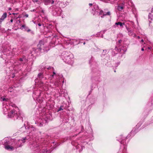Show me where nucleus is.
<instances>
[{"instance_id":"obj_1","label":"nucleus","mask_w":153,"mask_h":153,"mask_svg":"<svg viewBox=\"0 0 153 153\" xmlns=\"http://www.w3.org/2000/svg\"><path fill=\"white\" fill-rule=\"evenodd\" d=\"M19 110L17 107L15 108V109L13 110H11L10 113H9L10 110L8 109V106H5L3 107V113L4 114H6L8 113V116L10 117H14V119H18V118L21 119V117H19L20 116V113L18 111Z\"/></svg>"},{"instance_id":"obj_2","label":"nucleus","mask_w":153,"mask_h":153,"mask_svg":"<svg viewBox=\"0 0 153 153\" xmlns=\"http://www.w3.org/2000/svg\"><path fill=\"white\" fill-rule=\"evenodd\" d=\"M61 58L66 63L70 65L73 63V55L70 52H63L61 55Z\"/></svg>"},{"instance_id":"obj_3","label":"nucleus","mask_w":153,"mask_h":153,"mask_svg":"<svg viewBox=\"0 0 153 153\" xmlns=\"http://www.w3.org/2000/svg\"><path fill=\"white\" fill-rule=\"evenodd\" d=\"M14 54L13 52L10 51L8 49H6L3 50L1 57L3 59H5L6 64H9V61H11V59Z\"/></svg>"},{"instance_id":"obj_4","label":"nucleus","mask_w":153,"mask_h":153,"mask_svg":"<svg viewBox=\"0 0 153 153\" xmlns=\"http://www.w3.org/2000/svg\"><path fill=\"white\" fill-rule=\"evenodd\" d=\"M56 77V80L54 83V85L55 87H58L61 84L62 82L63 83L64 81L62 80V76H60L58 74H56L55 72H53V74L50 77H49V79H50V83H51V79L53 78Z\"/></svg>"},{"instance_id":"obj_5","label":"nucleus","mask_w":153,"mask_h":153,"mask_svg":"<svg viewBox=\"0 0 153 153\" xmlns=\"http://www.w3.org/2000/svg\"><path fill=\"white\" fill-rule=\"evenodd\" d=\"M38 77L41 79V81L39 82V86H43V88L45 90H47L48 89L49 85L47 83L48 82H43V81L46 79V77H44L42 73H39L38 75Z\"/></svg>"},{"instance_id":"obj_6","label":"nucleus","mask_w":153,"mask_h":153,"mask_svg":"<svg viewBox=\"0 0 153 153\" xmlns=\"http://www.w3.org/2000/svg\"><path fill=\"white\" fill-rule=\"evenodd\" d=\"M27 61V59L25 57L19 58L17 64L15 65V67L13 68L14 70H15L16 69L20 70L24 64L26 63Z\"/></svg>"},{"instance_id":"obj_7","label":"nucleus","mask_w":153,"mask_h":153,"mask_svg":"<svg viewBox=\"0 0 153 153\" xmlns=\"http://www.w3.org/2000/svg\"><path fill=\"white\" fill-rule=\"evenodd\" d=\"M7 138H4L3 140V142H2L4 144H5L4 147L8 151H12L13 150L17 148V146H15L14 143H12L11 145H8V142L9 141H7Z\"/></svg>"},{"instance_id":"obj_8","label":"nucleus","mask_w":153,"mask_h":153,"mask_svg":"<svg viewBox=\"0 0 153 153\" xmlns=\"http://www.w3.org/2000/svg\"><path fill=\"white\" fill-rule=\"evenodd\" d=\"M27 140L26 137H24L21 139L17 140L16 142H14V143L15 146H17V148H18L22 146L23 145L22 143H25L26 141Z\"/></svg>"},{"instance_id":"obj_9","label":"nucleus","mask_w":153,"mask_h":153,"mask_svg":"<svg viewBox=\"0 0 153 153\" xmlns=\"http://www.w3.org/2000/svg\"><path fill=\"white\" fill-rule=\"evenodd\" d=\"M92 10L94 15L99 14L100 11L101 10L99 8L98 6L95 3L93 4V7L92 8Z\"/></svg>"},{"instance_id":"obj_10","label":"nucleus","mask_w":153,"mask_h":153,"mask_svg":"<svg viewBox=\"0 0 153 153\" xmlns=\"http://www.w3.org/2000/svg\"><path fill=\"white\" fill-rule=\"evenodd\" d=\"M33 153H50L47 149H31Z\"/></svg>"},{"instance_id":"obj_11","label":"nucleus","mask_w":153,"mask_h":153,"mask_svg":"<svg viewBox=\"0 0 153 153\" xmlns=\"http://www.w3.org/2000/svg\"><path fill=\"white\" fill-rule=\"evenodd\" d=\"M44 115L42 117V118L44 119L42 122L44 123V122L45 123H47L48 120H51V115L48 114H47L46 115L44 113Z\"/></svg>"},{"instance_id":"obj_12","label":"nucleus","mask_w":153,"mask_h":153,"mask_svg":"<svg viewBox=\"0 0 153 153\" xmlns=\"http://www.w3.org/2000/svg\"><path fill=\"white\" fill-rule=\"evenodd\" d=\"M41 92L40 90H37L36 91H34L33 94V97L34 100H35V98L38 97L39 96H40Z\"/></svg>"},{"instance_id":"obj_13","label":"nucleus","mask_w":153,"mask_h":153,"mask_svg":"<svg viewBox=\"0 0 153 153\" xmlns=\"http://www.w3.org/2000/svg\"><path fill=\"white\" fill-rule=\"evenodd\" d=\"M119 138H120V139L119 140H117L119 141V142H120L121 144H123V146H124L123 152H124V150L125 149L126 150V145H125L124 140L123 138L121 136H120Z\"/></svg>"},{"instance_id":"obj_14","label":"nucleus","mask_w":153,"mask_h":153,"mask_svg":"<svg viewBox=\"0 0 153 153\" xmlns=\"http://www.w3.org/2000/svg\"><path fill=\"white\" fill-rule=\"evenodd\" d=\"M45 4L46 5H48V4H54V1H55V2H58L59 1V0H44Z\"/></svg>"},{"instance_id":"obj_15","label":"nucleus","mask_w":153,"mask_h":153,"mask_svg":"<svg viewBox=\"0 0 153 153\" xmlns=\"http://www.w3.org/2000/svg\"><path fill=\"white\" fill-rule=\"evenodd\" d=\"M25 128L26 129H28L29 131V132H30V131L32 132L37 131L36 129L32 126H27L25 127Z\"/></svg>"},{"instance_id":"obj_16","label":"nucleus","mask_w":153,"mask_h":153,"mask_svg":"<svg viewBox=\"0 0 153 153\" xmlns=\"http://www.w3.org/2000/svg\"><path fill=\"white\" fill-rule=\"evenodd\" d=\"M54 11L56 12V13H54L53 14V15L55 16H57L60 15L61 14L62 12L61 10V8L59 7L56 8L54 10Z\"/></svg>"},{"instance_id":"obj_17","label":"nucleus","mask_w":153,"mask_h":153,"mask_svg":"<svg viewBox=\"0 0 153 153\" xmlns=\"http://www.w3.org/2000/svg\"><path fill=\"white\" fill-rule=\"evenodd\" d=\"M111 15V13L110 11H108L107 12H104L103 11L101 10L99 12V15H102V16H101V17L102 18L104 16L106 15Z\"/></svg>"},{"instance_id":"obj_18","label":"nucleus","mask_w":153,"mask_h":153,"mask_svg":"<svg viewBox=\"0 0 153 153\" xmlns=\"http://www.w3.org/2000/svg\"><path fill=\"white\" fill-rule=\"evenodd\" d=\"M126 28L128 31V35L130 36H132L134 34L133 30L128 28L127 26L126 27Z\"/></svg>"},{"instance_id":"obj_19","label":"nucleus","mask_w":153,"mask_h":153,"mask_svg":"<svg viewBox=\"0 0 153 153\" xmlns=\"http://www.w3.org/2000/svg\"><path fill=\"white\" fill-rule=\"evenodd\" d=\"M14 63L16 64V62H14L13 60L11 59V60L9 62V64H8V63H7V64L6 65L10 69V70H11V66H10L12 65L13 64H14Z\"/></svg>"},{"instance_id":"obj_20","label":"nucleus","mask_w":153,"mask_h":153,"mask_svg":"<svg viewBox=\"0 0 153 153\" xmlns=\"http://www.w3.org/2000/svg\"><path fill=\"white\" fill-rule=\"evenodd\" d=\"M7 16V13H4L1 17L0 18V24L4 20V19L6 18Z\"/></svg>"},{"instance_id":"obj_21","label":"nucleus","mask_w":153,"mask_h":153,"mask_svg":"<svg viewBox=\"0 0 153 153\" xmlns=\"http://www.w3.org/2000/svg\"><path fill=\"white\" fill-rule=\"evenodd\" d=\"M115 25H114V27H116V25H120L121 27L123 28V25H125V23H122L120 22H118L115 23Z\"/></svg>"},{"instance_id":"obj_22","label":"nucleus","mask_w":153,"mask_h":153,"mask_svg":"<svg viewBox=\"0 0 153 153\" xmlns=\"http://www.w3.org/2000/svg\"><path fill=\"white\" fill-rule=\"evenodd\" d=\"M74 146L76 147L77 149H79L80 148V149H79V152H80L83 149V147L82 146L78 144L77 145L75 144Z\"/></svg>"},{"instance_id":"obj_23","label":"nucleus","mask_w":153,"mask_h":153,"mask_svg":"<svg viewBox=\"0 0 153 153\" xmlns=\"http://www.w3.org/2000/svg\"><path fill=\"white\" fill-rule=\"evenodd\" d=\"M43 45V42L42 41H40L39 44L38 45V49L41 50L42 49V46Z\"/></svg>"},{"instance_id":"obj_24","label":"nucleus","mask_w":153,"mask_h":153,"mask_svg":"<svg viewBox=\"0 0 153 153\" xmlns=\"http://www.w3.org/2000/svg\"><path fill=\"white\" fill-rule=\"evenodd\" d=\"M40 96H39L38 97H36L35 98V99H36L37 101L39 103H42L43 101L42 97Z\"/></svg>"},{"instance_id":"obj_25","label":"nucleus","mask_w":153,"mask_h":153,"mask_svg":"<svg viewBox=\"0 0 153 153\" xmlns=\"http://www.w3.org/2000/svg\"><path fill=\"white\" fill-rule=\"evenodd\" d=\"M148 18L149 23H150L151 22L150 21L153 20V14H152V13H149V14Z\"/></svg>"},{"instance_id":"obj_26","label":"nucleus","mask_w":153,"mask_h":153,"mask_svg":"<svg viewBox=\"0 0 153 153\" xmlns=\"http://www.w3.org/2000/svg\"><path fill=\"white\" fill-rule=\"evenodd\" d=\"M105 32L104 31H101L100 32L98 33L97 35L98 36L100 37H103V34Z\"/></svg>"},{"instance_id":"obj_27","label":"nucleus","mask_w":153,"mask_h":153,"mask_svg":"<svg viewBox=\"0 0 153 153\" xmlns=\"http://www.w3.org/2000/svg\"><path fill=\"white\" fill-rule=\"evenodd\" d=\"M123 7L122 6L119 5L118 6V10L120 11H121L123 9Z\"/></svg>"},{"instance_id":"obj_28","label":"nucleus","mask_w":153,"mask_h":153,"mask_svg":"<svg viewBox=\"0 0 153 153\" xmlns=\"http://www.w3.org/2000/svg\"><path fill=\"white\" fill-rule=\"evenodd\" d=\"M27 27L25 24H24L22 25L20 29L22 30H23L24 29L25 30L26 28L27 29Z\"/></svg>"},{"instance_id":"obj_29","label":"nucleus","mask_w":153,"mask_h":153,"mask_svg":"<svg viewBox=\"0 0 153 153\" xmlns=\"http://www.w3.org/2000/svg\"><path fill=\"white\" fill-rule=\"evenodd\" d=\"M120 50L119 51L121 52L122 53H123L122 51V50H123V52H126V51L127 50V49L126 48H124V49H123L122 48H120Z\"/></svg>"},{"instance_id":"obj_30","label":"nucleus","mask_w":153,"mask_h":153,"mask_svg":"<svg viewBox=\"0 0 153 153\" xmlns=\"http://www.w3.org/2000/svg\"><path fill=\"white\" fill-rule=\"evenodd\" d=\"M108 53V52L107 50H103V52L102 53V56L103 55H104L105 54H106Z\"/></svg>"},{"instance_id":"obj_31","label":"nucleus","mask_w":153,"mask_h":153,"mask_svg":"<svg viewBox=\"0 0 153 153\" xmlns=\"http://www.w3.org/2000/svg\"><path fill=\"white\" fill-rule=\"evenodd\" d=\"M63 105L61 106L59 108L58 110V111H61V110H63V108H64L65 109V108H63Z\"/></svg>"},{"instance_id":"obj_32","label":"nucleus","mask_w":153,"mask_h":153,"mask_svg":"<svg viewBox=\"0 0 153 153\" xmlns=\"http://www.w3.org/2000/svg\"><path fill=\"white\" fill-rule=\"evenodd\" d=\"M25 31H26L28 32H29L31 31V30L27 27V29L26 28L25 30Z\"/></svg>"},{"instance_id":"obj_33","label":"nucleus","mask_w":153,"mask_h":153,"mask_svg":"<svg viewBox=\"0 0 153 153\" xmlns=\"http://www.w3.org/2000/svg\"><path fill=\"white\" fill-rule=\"evenodd\" d=\"M47 69L48 70L50 69H51L53 70H54L53 68V67H50L48 68H47Z\"/></svg>"},{"instance_id":"obj_34","label":"nucleus","mask_w":153,"mask_h":153,"mask_svg":"<svg viewBox=\"0 0 153 153\" xmlns=\"http://www.w3.org/2000/svg\"><path fill=\"white\" fill-rule=\"evenodd\" d=\"M55 144L56 146L54 147V149H55L56 147V146H58L59 145V144L58 143H55Z\"/></svg>"},{"instance_id":"obj_35","label":"nucleus","mask_w":153,"mask_h":153,"mask_svg":"<svg viewBox=\"0 0 153 153\" xmlns=\"http://www.w3.org/2000/svg\"><path fill=\"white\" fill-rule=\"evenodd\" d=\"M2 99L3 101H7V100H8L7 99H6L4 98H2Z\"/></svg>"},{"instance_id":"obj_36","label":"nucleus","mask_w":153,"mask_h":153,"mask_svg":"<svg viewBox=\"0 0 153 153\" xmlns=\"http://www.w3.org/2000/svg\"><path fill=\"white\" fill-rule=\"evenodd\" d=\"M24 16L26 17V18H27L28 17V14H25L24 15Z\"/></svg>"},{"instance_id":"obj_37","label":"nucleus","mask_w":153,"mask_h":153,"mask_svg":"<svg viewBox=\"0 0 153 153\" xmlns=\"http://www.w3.org/2000/svg\"><path fill=\"white\" fill-rule=\"evenodd\" d=\"M36 50L35 48H33V51H32V53H36L35 51Z\"/></svg>"},{"instance_id":"obj_38","label":"nucleus","mask_w":153,"mask_h":153,"mask_svg":"<svg viewBox=\"0 0 153 153\" xmlns=\"http://www.w3.org/2000/svg\"><path fill=\"white\" fill-rule=\"evenodd\" d=\"M126 0L128 2H130L131 3V4H132V2H131V0Z\"/></svg>"},{"instance_id":"obj_39","label":"nucleus","mask_w":153,"mask_h":153,"mask_svg":"<svg viewBox=\"0 0 153 153\" xmlns=\"http://www.w3.org/2000/svg\"><path fill=\"white\" fill-rule=\"evenodd\" d=\"M122 42V40H120L118 41V43L119 44H120L121 42Z\"/></svg>"},{"instance_id":"obj_40","label":"nucleus","mask_w":153,"mask_h":153,"mask_svg":"<svg viewBox=\"0 0 153 153\" xmlns=\"http://www.w3.org/2000/svg\"><path fill=\"white\" fill-rule=\"evenodd\" d=\"M89 6H93V4H91V3H89Z\"/></svg>"},{"instance_id":"obj_41","label":"nucleus","mask_w":153,"mask_h":153,"mask_svg":"<svg viewBox=\"0 0 153 153\" xmlns=\"http://www.w3.org/2000/svg\"><path fill=\"white\" fill-rule=\"evenodd\" d=\"M12 88H9V89H8V91H10V92H11L12 91L11 90H10L11 89H12Z\"/></svg>"},{"instance_id":"obj_42","label":"nucleus","mask_w":153,"mask_h":153,"mask_svg":"<svg viewBox=\"0 0 153 153\" xmlns=\"http://www.w3.org/2000/svg\"><path fill=\"white\" fill-rule=\"evenodd\" d=\"M15 0H12V1L11 2H12V3H13L15 1Z\"/></svg>"},{"instance_id":"obj_43","label":"nucleus","mask_w":153,"mask_h":153,"mask_svg":"<svg viewBox=\"0 0 153 153\" xmlns=\"http://www.w3.org/2000/svg\"><path fill=\"white\" fill-rule=\"evenodd\" d=\"M10 22H11L12 23L13 22V19H11L10 20Z\"/></svg>"},{"instance_id":"obj_44","label":"nucleus","mask_w":153,"mask_h":153,"mask_svg":"<svg viewBox=\"0 0 153 153\" xmlns=\"http://www.w3.org/2000/svg\"><path fill=\"white\" fill-rule=\"evenodd\" d=\"M38 25L39 26H41V24L40 23H38Z\"/></svg>"},{"instance_id":"obj_45","label":"nucleus","mask_w":153,"mask_h":153,"mask_svg":"<svg viewBox=\"0 0 153 153\" xmlns=\"http://www.w3.org/2000/svg\"><path fill=\"white\" fill-rule=\"evenodd\" d=\"M134 131H133V130H132L131 131V134L133 133V132H134Z\"/></svg>"},{"instance_id":"obj_46","label":"nucleus","mask_w":153,"mask_h":153,"mask_svg":"<svg viewBox=\"0 0 153 153\" xmlns=\"http://www.w3.org/2000/svg\"><path fill=\"white\" fill-rule=\"evenodd\" d=\"M151 13H153V7L152 8V10H151Z\"/></svg>"},{"instance_id":"obj_47","label":"nucleus","mask_w":153,"mask_h":153,"mask_svg":"<svg viewBox=\"0 0 153 153\" xmlns=\"http://www.w3.org/2000/svg\"><path fill=\"white\" fill-rule=\"evenodd\" d=\"M18 13H12V14H13L14 15H15V14H16V15H17V14Z\"/></svg>"},{"instance_id":"obj_48","label":"nucleus","mask_w":153,"mask_h":153,"mask_svg":"<svg viewBox=\"0 0 153 153\" xmlns=\"http://www.w3.org/2000/svg\"><path fill=\"white\" fill-rule=\"evenodd\" d=\"M141 42H144L143 40V39H142V40L141 41Z\"/></svg>"},{"instance_id":"obj_49","label":"nucleus","mask_w":153,"mask_h":153,"mask_svg":"<svg viewBox=\"0 0 153 153\" xmlns=\"http://www.w3.org/2000/svg\"><path fill=\"white\" fill-rule=\"evenodd\" d=\"M11 10V8L10 7H9L8 8V10Z\"/></svg>"},{"instance_id":"obj_50","label":"nucleus","mask_w":153,"mask_h":153,"mask_svg":"<svg viewBox=\"0 0 153 153\" xmlns=\"http://www.w3.org/2000/svg\"><path fill=\"white\" fill-rule=\"evenodd\" d=\"M30 33H32V34H33V31H31Z\"/></svg>"},{"instance_id":"obj_51","label":"nucleus","mask_w":153,"mask_h":153,"mask_svg":"<svg viewBox=\"0 0 153 153\" xmlns=\"http://www.w3.org/2000/svg\"><path fill=\"white\" fill-rule=\"evenodd\" d=\"M151 47H148V49H149V50H150V49H151Z\"/></svg>"},{"instance_id":"obj_52","label":"nucleus","mask_w":153,"mask_h":153,"mask_svg":"<svg viewBox=\"0 0 153 153\" xmlns=\"http://www.w3.org/2000/svg\"><path fill=\"white\" fill-rule=\"evenodd\" d=\"M141 50H142V51H144V48H142L141 49Z\"/></svg>"},{"instance_id":"obj_53","label":"nucleus","mask_w":153,"mask_h":153,"mask_svg":"<svg viewBox=\"0 0 153 153\" xmlns=\"http://www.w3.org/2000/svg\"><path fill=\"white\" fill-rule=\"evenodd\" d=\"M137 38L138 39H140V37L139 36H137Z\"/></svg>"},{"instance_id":"obj_54","label":"nucleus","mask_w":153,"mask_h":153,"mask_svg":"<svg viewBox=\"0 0 153 153\" xmlns=\"http://www.w3.org/2000/svg\"><path fill=\"white\" fill-rule=\"evenodd\" d=\"M72 144L73 145H74V143H73V142H72Z\"/></svg>"},{"instance_id":"obj_55","label":"nucleus","mask_w":153,"mask_h":153,"mask_svg":"<svg viewBox=\"0 0 153 153\" xmlns=\"http://www.w3.org/2000/svg\"><path fill=\"white\" fill-rule=\"evenodd\" d=\"M15 76V75L14 76H12V78H13L14 77V76Z\"/></svg>"},{"instance_id":"obj_56","label":"nucleus","mask_w":153,"mask_h":153,"mask_svg":"<svg viewBox=\"0 0 153 153\" xmlns=\"http://www.w3.org/2000/svg\"><path fill=\"white\" fill-rule=\"evenodd\" d=\"M55 143H54V142H53V144H54Z\"/></svg>"},{"instance_id":"obj_57","label":"nucleus","mask_w":153,"mask_h":153,"mask_svg":"<svg viewBox=\"0 0 153 153\" xmlns=\"http://www.w3.org/2000/svg\"><path fill=\"white\" fill-rule=\"evenodd\" d=\"M85 42H84V43H83V44H84V45H85Z\"/></svg>"},{"instance_id":"obj_58","label":"nucleus","mask_w":153,"mask_h":153,"mask_svg":"<svg viewBox=\"0 0 153 153\" xmlns=\"http://www.w3.org/2000/svg\"><path fill=\"white\" fill-rule=\"evenodd\" d=\"M61 94H63V93L62 92V91H61Z\"/></svg>"},{"instance_id":"obj_59","label":"nucleus","mask_w":153,"mask_h":153,"mask_svg":"<svg viewBox=\"0 0 153 153\" xmlns=\"http://www.w3.org/2000/svg\"><path fill=\"white\" fill-rule=\"evenodd\" d=\"M89 63H91V61H90V62H89Z\"/></svg>"},{"instance_id":"obj_60","label":"nucleus","mask_w":153,"mask_h":153,"mask_svg":"<svg viewBox=\"0 0 153 153\" xmlns=\"http://www.w3.org/2000/svg\"><path fill=\"white\" fill-rule=\"evenodd\" d=\"M135 36V35H134V37Z\"/></svg>"},{"instance_id":"obj_61","label":"nucleus","mask_w":153,"mask_h":153,"mask_svg":"<svg viewBox=\"0 0 153 153\" xmlns=\"http://www.w3.org/2000/svg\"><path fill=\"white\" fill-rule=\"evenodd\" d=\"M114 72H116V71H115V70H114Z\"/></svg>"},{"instance_id":"obj_62","label":"nucleus","mask_w":153,"mask_h":153,"mask_svg":"<svg viewBox=\"0 0 153 153\" xmlns=\"http://www.w3.org/2000/svg\"><path fill=\"white\" fill-rule=\"evenodd\" d=\"M34 11V10H33V11Z\"/></svg>"},{"instance_id":"obj_63","label":"nucleus","mask_w":153,"mask_h":153,"mask_svg":"<svg viewBox=\"0 0 153 153\" xmlns=\"http://www.w3.org/2000/svg\"><path fill=\"white\" fill-rule=\"evenodd\" d=\"M19 18V17H17V18Z\"/></svg>"},{"instance_id":"obj_64","label":"nucleus","mask_w":153,"mask_h":153,"mask_svg":"<svg viewBox=\"0 0 153 153\" xmlns=\"http://www.w3.org/2000/svg\"><path fill=\"white\" fill-rule=\"evenodd\" d=\"M40 125H42L41 123H40Z\"/></svg>"}]
</instances>
